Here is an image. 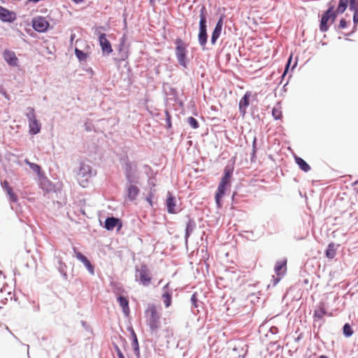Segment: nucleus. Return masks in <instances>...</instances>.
Masks as SVG:
<instances>
[{"mask_svg":"<svg viewBox=\"0 0 358 358\" xmlns=\"http://www.w3.org/2000/svg\"><path fill=\"white\" fill-rule=\"evenodd\" d=\"M207 15L208 13L206 8L203 6L199 11V31L198 34V41L202 49L205 50V46L207 43L208 34H207Z\"/></svg>","mask_w":358,"mask_h":358,"instance_id":"f257e3e1","label":"nucleus"},{"mask_svg":"<svg viewBox=\"0 0 358 358\" xmlns=\"http://www.w3.org/2000/svg\"><path fill=\"white\" fill-rule=\"evenodd\" d=\"M146 324L152 332H157L160 327V315L154 304H149L145 310Z\"/></svg>","mask_w":358,"mask_h":358,"instance_id":"f03ea898","label":"nucleus"},{"mask_svg":"<svg viewBox=\"0 0 358 358\" xmlns=\"http://www.w3.org/2000/svg\"><path fill=\"white\" fill-rule=\"evenodd\" d=\"M176 45L175 54L178 64L183 68H187L188 64L187 46L188 44L185 43L180 38H177L174 42Z\"/></svg>","mask_w":358,"mask_h":358,"instance_id":"7ed1b4c3","label":"nucleus"},{"mask_svg":"<svg viewBox=\"0 0 358 358\" xmlns=\"http://www.w3.org/2000/svg\"><path fill=\"white\" fill-rule=\"evenodd\" d=\"M333 1L334 0L329 3V8L322 15L320 24V30L322 32H325L329 29V20L334 22L336 20L337 14L334 11L335 5L333 3Z\"/></svg>","mask_w":358,"mask_h":358,"instance_id":"20e7f679","label":"nucleus"},{"mask_svg":"<svg viewBox=\"0 0 358 358\" xmlns=\"http://www.w3.org/2000/svg\"><path fill=\"white\" fill-rule=\"evenodd\" d=\"M135 280L143 286H148L152 280L150 271L148 266L143 264L140 267L136 266Z\"/></svg>","mask_w":358,"mask_h":358,"instance_id":"39448f33","label":"nucleus"},{"mask_svg":"<svg viewBox=\"0 0 358 358\" xmlns=\"http://www.w3.org/2000/svg\"><path fill=\"white\" fill-rule=\"evenodd\" d=\"M96 174L92 166L85 162L80 164L79 170L77 173V179L80 184L85 187L84 182H87L88 180Z\"/></svg>","mask_w":358,"mask_h":358,"instance_id":"423d86ee","label":"nucleus"},{"mask_svg":"<svg viewBox=\"0 0 358 358\" xmlns=\"http://www.w3.org/2000/svg\"><path fill=\"white\" fill-rule=\"evenodd\" d=\"M33 29L41 33L45 32L50 26V23L44 17L37 16L31 20Z\"/></svg>","mask_w":358,"mask_h":358,"instance_id":"0eeeda50","label":"nucleus"},{"mask_svg":"<svg viewBox=\"0 0 358 358\" xmlns=\"http://www.w3.org/2000/svg\"><path fill=\"white\" fill-rule=\"evenodd\" d=\"M99 42L101 48L103 55L108 56L110 53L113 52L111 44L110 41L107 39L106 34H99Z\"/></svg>","mask_w":358,"mask_h":358,"instance_id":"6e6552de","label":"nucleus"},{"mask_svg":"<svg viewBox=\"0 0 358 358\" xmlns=\"http://www.w3.org/2000/svg\"><path fill=\"white\" fill-rule=\"evenodd\" d=\"M17 18L16 13L13 11L0 6V20L3 22H13Z\"/></svg>","mask_w":358,"mask_h":358,"instance_id":"1a4fd4ad","label":"nucleus"},{"mask_svg":"<svg viewBox=\"0 0 358 358\" xmlns=\"http://www.w3.org/2000/svg\"><path fill=\"white\" fill-rule=\"evenodd\" d=\"M75 257L80 261L87 269L91 275L94 274V266L91 264L90 261L80 252L78 251L76 248H73Z\"/></svg>","mask_w":358,"mask_h":358,"instance_id":"9d476101","label":"nucleus"},{"mask_svg":"<svg viewBox=\"0 0 358 358\" xmlns=\"http://www.w3.org/2000/svg\"><path fill=\"white\" fill-rule=\"evenodd\" d=\"M229 185L227 183H225V182L220 181V182L217 187V191L215 193V199L216 204H217V207H219V208L221 207V206H222V199L224 196V195L225 194L227 188Z\"/></svg>","mask_w":358,"mask_h":358,"instance_id":"9b49d317","label":"nucleus"},{"mask_svg":"<svg viewBox=\"0 0 358 358\" xmlns=\"http://www.w3.org/2000/svg\"><path fill=\"white\" fill-rule=\"evenodd\" d=\"M163 294L162 298L166 308H169L172 301L173 292L169 289V283L165 285L162 288Z\"/></svg>","mask_w":358,"mask_h":358,"instance_id":"f8f14e48","label":"nucleus"},{"mask_svg":"<svg viewBox=\"0 0 358 358\" xmlns=\"http://www.w3.org/2000/svg\"><path fill=\"white\" fill-rule=\"evenodd\" d=\"M251 96L250 92H247L241 99L239 101V112L242 116H244L246 113V109L250 104V98Z\"/></svg>","mask_w":358,"mask_h":358,"instance_id":"ddd939ff","label":"nucleus"},{"mask_svg":"<svg viewBox=\"0 0 358 358\" xmlns=\"http://www.w3.org/2000/svg\"><path fill=\"white\" fill-rule=\"evenodd\" d=\"M117 227L118 229L122 227V222L120 219L115 217H108L104 223V227L108 231L114 229L115 227Z\"/></svg>","mask_w":358,"mask_h":358,"instance_id":"4468645a","label":"nucleus"},{"mask_svg":"<svg viewBox=\"0 0 358 358\" xmlns=\"http://www.w3.org/2000/svg\"><path fill=\"white\" fill-rule=\"evenodd\" d=\"M223 27V18L221 17L218 21L217 22L214 30L212 33L210 41L213 45H214L217 40L219 38Z\"/></svg>","mask_w":358,"mask_h":358,"instance_id":"2eb2a0df","label":"nucleus"},{"mask_svg":"<svg viewBox=\"0 0 358 358\" xmlns=\"http://www.w3.org/2000/svg\"><path fill=\"white\" fill-rule=\"evenodd\" d=\"M166 206L167 211L169 213L176 214L178 212V210L176 209V198L170 192H168L167 199L166 201Z\"/></svg>","mask_w":358,"mask_h":358,"instance_id":"dca6fc26","label":"nucleus"},{"mask_svg":"<svg viewBox=\"0 0 358 358\" xmlns=\"http://www.w3.org/2000/svg\"><path fill=\"white\" fill-rule=\"evenodd\" d=\"M3 55L4 59L10 66H16L17 65L18 59L14 52L6 50Z\"/></svg>","mask_w":358,"mask_h":358,"instance_id":"f3484780","label":"nucleus"},{"mask_svg":"<svg viewBox=\"0 0 358 358\" xmlns=\"http://www.w3.org/2000/svg\"><path fill=\"white\" fill-rule=\"evenodd\" d=\"M140 192L139 188L135 185H127V196L131 201L136 200Z\"/></svg>","mask_w":358,"mask_h":358,"instance_id":"a211bd4d","label":"nucleus"},{"mask_svg":"<svg viewBox=\"0 0 358 358\" xmlns=\"http://www.w3.org/2000/svg\"><path fill=\"white\" fill-rule=\"evenodd\" d=\"M187 217L188 218V222L186 224L185 234V238L186 242L196 227V222L193 218H191L189 215H187Z\"/></svg>","mask_w":358,"mask_h":358,"instance_id":"6ab92c4d","label":"nucleus"},{"mask_svg":"<svg viewBox=\"0 0 358 358\" xmlns=\"http://www.w3.org/2000/svg\"><path fill=\"white\" fill-rule=\"evenodd\" d=\"M120 306L122 308V311L124 314L127 316L129 315L130 310L129 307V301L128 299L123 296H119L117 299Z\"/></svg>","mask_w":358,"mask_h":358,"instance_id":"aec40b11","label":"nucleus"},{"mask_svg":"<svg viewBox=\"0 0 358 358\" xmlns=\"http://www.w3.org/2000/svg\"><path fill=\"white\" fill-rule=\"evenodd\" d=\"M29 134L36 135L38 134L41 129V123L36 119L29 122Z\"/></svg>","mask_w":358,"mask_h":358,"instance_id":"412c9836","label":"nucleus"},{"mask_svg":"<svg viewBox=\"0 0 358 358\" xmlns=\"http://www.w3.org/2000/svg\"><path fill=\"white\" fill-rule=\"evenodd\" d=\"M287 259L282 261H278L276 262L274 271L278 276L283 275L286 271Z\"/></svg>","mask_w":358,"mask_h":358,"instance_id":"4be33fe9","label":"nucleus"},{"mask_svg":"<svg viewBox=\"0 0 358 358\" xmlns=\"http://www.w3.org/2000/svg\"><path fill=\"white\" fill-rule=\"evenodd\" d=\"M123 170L125 174L135 173L136 171V165L131 163L128 159L124 160Z\"/></svg>","mask_w":358,"mask_h":358,"instance_id":"5701e85b","label":"nucleus"},{"mask_svg":"<svg viewBox=\"0 0 358 358\" xmlns=\"http://www.w3.org/2000/svg\"><path fill=\"white\" fill-rule=\"evenodd\" d=\"M131 337H132V342H131V346L133 348L134 354L139 357L140 355V349H139V345L138 342V338L136 336V334L133 329H131Z\"/></svg>","mask_w":358,"mask_h":358,"instance_id":"b1692460","label":"nucleus"},{"mask_svg":"<svg viewBox=\"0 0 358 358\" xmlns=\"http://www.w3.org/2000/svg\"><path fill=\"white\" fill-rule=\"evenodd\" d=\"M294 159L299 168L304 172H308L310 170V166L308 164L300 157L295 156Z\"/></svg>","mask_w":358,"mask_h":358,"instance_id":"393cba45","label":"nucleus"},{"mask_svg":"<svg viewBox=\"0 0 358 358\" xmlns=\"http://www.w3.org/2000/svg\"><path fill=\"white\" fill-rule=\"evenodd\" d=\"M336 245L334 243H331L328 245L327 250H325V255L329 259H333L336 256Z\"/></svg>","mask_w":358,"mask_h":358,"instance_id":"a878e982","label":"nucleus"},{"mask_svg":"<svg viewBox=\"0 0 358 358\" xmlns=\"http://www.w3.org/2000/svg\"><path fill=\"white\" fill-rule=\"evenodd\" d=\"M124 36L122 37L120 39V43L119 44V53L120 57L121 60H125L128 57L127 51L124 50Z\"/></svg>","mask_w":358,"mask_h":358,"instance_id":"bb28decb","label":"nucleus"},{"mask_svg":"<svg viewBox=\"0 0 358 358\" xmlns=\"http://www.w3.org/2000/svg\"><path fill=\"white\" fill-rule=\"evenodd\" d=\"M348 6L349 0H339L338 7L334 11L336 12L337 15L342 14L345 11Z\"/></svg>","mask_w":358,"mask_h":358,"instance_id":"cd10ccee","label":"nucleus"},{"mask_svg":"<svg viewBox=\"0 0 358 358\" xmlns=\"http://www.w3.org/2000/svg\"><path fill=\"white\" fill-rule=\"evenodd\" d=\"M24 162L29 166L32 171L37 173L38 175L41 174V168L39 165L33 162H30L28 159H25Z\"/></svg>","mask_w":358,"mask_h":358,"instance_id":"c85d7f7f","label":"nucleus"},{"mask_svg":"<svg viewBox=\"0 0 358 358\" xmlns=\"http://www.w3.org/2000/svg\"><path fill=\"white\" fill-rule=\"evenodd\" d=\"M66 265L62 261H59L58 271L64 279H67L68 275L66 271Z\"/></svg>","mask_w":358,"mask_h":358,"instance_id":"c756f323","label":"nucleus"},{"mask_svg":"<svg viewBox=\"0 0 358 358\" xmlns=\"http://www.w3.org/2000/svg\"><path fill=\"white\" fill-rule=\"evenodd\" d=\"M343 333L345 337H350L354 331L348 323H345L343 327Z\"/></svg>","mask_w":358,"mask_h":358,"instance_id":"7c9ffc66","label":"nucleus"},{"mask_svg":"<svg viewBox=\"0 0 358 358\" xmlns=\"http://www.w3.org/2000/svg\"><path fill=\"white\" fill-rule=\"evenodd\" d=\"M127 179V185H134L138 182V178L135 176V173L125 174Z\"/></svg>","mask_w":358,"mask_h":358,"instance_id":"2f4dec72","label":"nucleus"},{"mask_svg":"<svg viewBox=\"0 0 358 358\" xmlns=\"http://www.w3.org/2000/svg\"><path fill=\"white\" fill-rule=\"evenodd\" d=\"M232 176V171L225 169L224 176H222L221 179V182H225V183H227L229 185L230 183V178Z\"/></svg>","mask_w":358,"mask_h":358,"instance_id":"473e14b6","label":"nucleus"},{"mask_svg":"<svg viewBox=\"0 0 358 358\" xmlns=\"http://www.w3.org/2000/svg\"><path fill=\"white\" fill-rule=\"evenodd\" d=\"M4 190L6 192L7 194L8 195L10 201H11V202L17 201V196L13 192L11 187H7L6 189H5Z\"/></svg>","mask_w":358,"mask_h":358,"instance_id":"72a5a7b5","label":"nucleus"},{"mask_svg":"<svg viewBox=\"0 0 358 358\" xmlns=\"http://www.w3.org/2000/svg\"><path fill=\"white\" fill-rule=\"evenodd\" d=\"M351 10L354 12V14H353L354 27H353V31L351 33L346 34H345L346 36H350L351 34L353 33L356 30L357 23H358V8L357 9Z\"/></svg>","mask_w":358,"mask_h":358,"instance_id":"f704fd0d","label":"nucleus"},{"mask_svg":"<svg viewBox=\"0 0 358 358\" xmlns=\"http://www.w3.org/2000/svg\"><path fill=\"white\" fill-rule=\"evenodd\" d=\"M26 117H27L29 122L36 119L35 110L33 108L28 107L27 108Z\"/></svg>","mask_w":358,"mask_h":358,"instance_id":"c9c22d12","label":"nucleus"},{"mask_svg":"<svg viewBox=\"0 0 358 358\" xmlns=\"http://www.w3.org/2000/svg\"><path fill=\"white\" fill-rule=\"evenodd\" d=\"M75 55L79 61H85L87 59V54L84 52L83 50H80L78 48L75 49Z\"/></svg>","mask_w":358,"mask_h":358,"instance_id":"e433bc0d","label":"nucleus"},{"mask_svg":"<svg viewBox=\"0 0 358 358\" xmlns=\"http://www.w3.org/2000/svg\"><path fill=\"white\" fill-rule=\"evenodd\" d=\"M272 115L275 120L280 119V117L282 116V112H281L280 109L275 108V107L273 108Z\"/></svg>","mask_w":358,"mask_h":358,"instance_id":"4c0bfd02","label":"nucleus"},{"mask_svg":"<svg viewBox=\"0 0 358 358\" xmlns=\"http://www.w3.org/2000/svg\"><path fill=\"white\" fill-rule=\"evenodd\" d=\"M187 122L193 129H197L199 126L198 121L193 117H188Z\"/></svg>","mask_w":358,"mask_h":358,"instance_id":"58836bf2","label":"nucleus"},{"mask_svg":"<svg viewBox=\"0 0 358 358\" xmlns=\"http://www.w3.org/2000/svg\"><path fill=\"white\" fill-rule=\"evenodd\" d=\"M292 55H291L289 56V57L288 58V60H287V64L285 65V71H284L282 75L281 76L282 78H284V77L287 73V72L289 71V66H290L291 62H292Z\"/></svg>","mask_w":358,"mask_h":358,"instance_id":"ea45409f","label":"nucleus"},{"mask_svg":"<svg viewBox=\"0 0 358 358\" xmlns=\"http://www.w3.org/2000/svg\"><path fill=\"white\" fill-rule=\"evenodd\" d=\"M326 311L324 308H320V310H315L314 313V316L315 317H317L319 319H321L323 317V316L325 315Z\"/></svg>","mask_w":358,"mask_h":358,"instance_id":"a19ab883","label":"nucleus"},{"mask_svg":"<svg viewBox=\"0 0 358 358\" xmlns=\"http://www.w3.org/2000/svg\"><path fill=\"white\" fill-rule=\"evenodd\" d=\"M191 303L192 304V306L194 307V308H197L199 306L198 305V299H197V294L196 293H194L192 296H191Z\"/></svg>","mask_w":358,"mask_h":358,"instance_id":"79ce46f5","label":"nucleus"},{"mask_svg":"<svg viewBox=\"0 0 358 358\" xmlns=\"http://www.w3.org/2000/svg\"><path fill=\"white\" fill-rule=\"evenodd\" d=\"M358 8V0H349L350 10H355Z\"/></svg>","mask_w":358,"mask_h":358,"instance_id":"37998d69","label":"nucleus"},{"mask_svg":"<svg viewBox=\"0 0 358 358\" xmlns=\"http://www.w3.org/2000/svg\"><path fill=\"white\" fill-rule=\"evenodd\" d=\"M348 26V22L347 21L344 19V18H342L341 20H340V22H339V28L341 29H345Z\"/></svg>","mask_w":358,"mask_h":358,"instance_id":"c03bdc74","label":"nucleus"},{"mask_svg":"<svg viewBox=\"0 0 358 358\" xmlns=\"http://www.w3.org/2000/svg\"><path fill=\"white\" fill-rule=\"evenodd\" d=\"M256 143H257V138H255L254 140H253V142H252V158H251L252 159L255 156V153H256Z\"/></svg>","mask_w":358,"mask_h":358,"instance_id":"a18cd8bd","label":"nucleus"},{"mask_svg":"<svg viewBox=\"0 0 358 358\" xmlns=\"http://www.w3.org/2000/svg\"><path fill=\"white\" fill-rule=\"evenodd\" d=\"M117 355L118 358H125L121 350L118 347H117Z\"/></svg>","mask_w":358,"mask_h":358,"instance_id":"49530a36","label":"nucleus"},{"mask_svg":"<svg viewBox=\"0 0 358 358\" xmlns=\"http://www.w3.org/2000/svg\"><path fill=\"white\" fill-rule=\"evenodd\" d=\"M270 331L272 333V334H275L278 332V328L275 327H272L271 329H270Z\"/></svg>","mask_w":358,"mask_h":358,"instance_id":"de8ad7c7","label":"nucleus"},{"mask_svg":"<svg viewBox=\"0 0 358 358\" xmlns=\"http://www.w3.org/2000/svg\"><path fill=\"white\" fill-rule=\"evenodd\" d=\"M166 122H167V124L169 127H171V118H170V116L169 115V114L167 113V118H166Z\"/></svg>","mask_w":358,"mask_h":358,"instance_id":"09e8293b","label":"nucleus"},{"mask_svg":"<svg viewBox=\"0 0 358 358\" xmlns=\"http://www.w3.org/2000/svg\"><path fill=\"white\" fill-rule=\"evenodd\" d=\"M2 187H3V188L5 189H6V187H10V186H9L8 182L6 180H5V181H3V182L2 183Z\"/></svg>","mask_w":358,"mask_h":358,"instance_id":"8fccbe9b","label":"nucleus"},{"mask_svg":"<svg viewBox=\"0 0 358 358\" xmlns=\"http://www.w3.org/2000/svg\"><path fill=\"white\" fill-rule=\"evenodd\" d=\"M0 93L2 94L6 98H7V94H6V92L4 90L1 89L0 90Z\"/></svg>","mask_w":358,"mask_h":358,"instance_id":"3c124183","label":"nucleus"},{"mask_svg":"<svg viewBox=\"0 0 358 358\" xmlns=\"http://www.w3.org/2000/svg\"><path fill=\"white\" fill-rule=\"evenodd\" d=\"M353 185L355 186V189L357 188L358 192V179L354 182Z\"/></svg>","mask_w":358,"mask_h":358,"instance_id":"603ef678","label":"nucleus"},{"mask_svg":"<svg viewBox=\"0 0 358 358\" xmlns=\"http://www.w3.org/2000/svg\"><path fill=\"white\" fill-rule=\"evenodd\" d=\"M280 280V278H277L275 279H273V285H275Z\"/></svg>","mask_w":358,"mask_h":358,"instance_id":"864d4df0","label":"nucleus"},{"mask_svg":"<svg viewBox=\"0 0 358 358\" xmlns=\"http://www.w3.org/2000/svg\"><path fill=\"white\" fill-rule=\"evenodd\" d=\"M241 350H242V351H244V352H243V355L239 354V357H241V356H242V357H244V356H245V353H246V350H244V348H241Z\"/></svg>","mask_w":358,"mask_h":358,"instance_id":"5fc2aeb1","label":"nucleus"},{"mask_svg":"<svg viewBox=\"0 0 358 358\" xmlns=\"http://www.w3.org/2000/svg\"><path fill=\"white\" fill-rule=\"evenodd\" d=\"M73 2L76 3H79L83 1V0H72Z\"/></svg>","mask_w":358,"mask_h":358,"instance_id":"6e6d98bb","label":"nucleus"},{"mask_svg":"<svg viewBox=\"0 0 358 358\" xmlns=\"http://www.w3.org/2000/svg\"><path fill=\"white\" fill-rule=\"evenodd\" d=\"M235 196H236V193H234L233 195H232V201H233V202H236L235 201Z\"/></svg>","mask_w":358,"mask_h":358,"instance_id":"4d7b16f0","label":"nucleus"},{"mask_svg":"<svg viewBox=\"0 0 358 358\" xmlns=\"http://www.w3.org/2000/svg\"><path fill=\"white\" fill-rule=\"evenodd\" d=\"M147 201H148L150 204H152V200L150 197L146 198Z\"/></svg>","mask_w":358,"mask_h":358,"instance_id":"13d9d810","label":"nucleus"},{"mask_svg":"<svg viewBox=\"0 0 358 358\" xmlns=\"http://www.w3.org/2000/svg\"><path fill=\"white\" fill-rule=\"evenodd\" d=\"M318 358H329V357L326 355H320L318 357Z\"/></svg>","mask_w":358,"mask_h":358,"instance_id":"bf43d9fd","label":"nucleus"},{"mask_svg":"<svg viewBox=\"0 0 358 358\" xmlns=\"http://www.w3.org/2000/svg\"><path fill=\"white\" fill-rule=\"evenodd\" d=\"M296 64H297V62H295L294 64L292 66V69H294L296 67Z\"/></svg>","mask_w":358,"mask_h":358,"instance_id":"052dcab7","label":"nucleus"},{"mask_svg":"<svg viewBox=\"0 0 358 358\" xmlns=\"http://www.w3.org/2000/svg\"><path fill=\"white\" fill-rule=\"evenodd\" d=\"M155 0H150V3L152 4Z\"/></svg>","mask_w":358,"mask_h":358,"instance_id":"680f3d73","label":"nucleus"},{"mask_svg":"<svg viewBox=\"0 0 358 358\" xmlns=\"http://www.w3.org/2000/svg\"><path fill=\"white\" fill-rule=\"evenodd\" d=\"M237 350H238V348H236V347H234V351H236Z\"/></svg>","mask_w":358,"mask_h":358,"instance_id":"e2e57ef3","label":"nucleus"},{"mask_svg":"<svg viewBox=\"0 0 358 358\" xmlns=\"http://www.w3.org/2000/svg\"><path fill=\"white\" fill-rule=\"evenodd\" d=\"M287 83L286 84H285V85H284V87H283L285 88V86H287Z\"/></svg>","mask_w":358,"mask_h":358,"instance_id":"0e129e2a","label":"nucleus"}]
</instances>
